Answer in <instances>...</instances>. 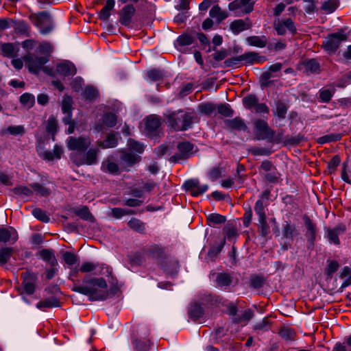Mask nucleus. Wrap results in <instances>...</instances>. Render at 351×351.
Segmentation results:
<instances>
[{
	"label": "nucleus",
	"mask_w": 351,
	"mask_h": 351,
	"mask_svg": "<svg viewBox=\"0 0 351 351\" xmlns=\"http://www.w3.org/2000/svg\"><path fill=\"white\" fill-rule=\"evenodd\" d=\"M84 285L74 286L73 291L88 296L90 301H103L108 298V285L103 278L85 276Z\"/></svg>",
	"instance_id": "1"
},
{
	"label": "nucleus",
	"mask_w": 351,
	"mask_h": 351,
	"mask_svg": "<svg viewBox=\"0 0 351 351\" xmlns=\"http://www.w3.org/2000/svg\"><path fill=\"white\" fill-rule=\"evenodd\" d=\"M164 117L169 127L176 131H184L191 128L193 117L191 113L179 110L178 111L167 110Z\"/></svg>",
	"instance_id": "2"
},
{
	"label": "nucleus",
	"mask_w": 351,
	"mask_h": 351,
	"mask_svg": "<svg viewBox=\"0 0 351 351\" xmlns=\"http://www.w3.org/2000/svg\"><path fill=\"white\" fill-rule=\"evenodd\" d=\"M149 328L145 324H140L134 327L132 343L136 351H147L151 346Z\"/></svg>",
	"instance_id": "3"
},
{
	"label": "nucleus",
	"mask_w": 351,
	"mask_h": 351,
	"mask_svg": "<svg viewBox=\"0 0 351 351\" xmlns=\"http://www.w3.org/2000/svg\"><path fill=\"white\" fill-rule=\"evenodd\" d=\"M347 40V35L343 29L328 35L323 42L324 49L330 53L335 52L342 41Z\"/></svg>",
	"instance_id": "4"
},
{
	"label": "nucleus",
	"mask_w": 351,
	"mask_h": 351,
	"mask_svg": "<svg viewBox=\"0 0 351 351\" xmlns=\"http://www.w3.org/2000/svg\"><path fill=\"white\" fill-rule=\"evenodd\" d=\"M24 61L31 73H38L41 69H43L44 71H47V68L43 67L44 65L49 61V59L46 56H37L34 53H29L27 56H25Z\"/></svg>",
	"instance_id": "5"
},
{
	"label": "nucleus",
	"mask_w": 351,
	"mask_h": 351,
	"mask_svg": "<svg viewBox=\"0 0 351 351\" xmlns=\"http://www.w3.org/2000/svg\"><path fill=\"white\" fill-rule=\"evenodd\" d=\"M177 149L178 153L170 158V160L174 162L189 158L196 152L194 145L189 141L180 142L177 145Z\"/></svg>",
	"instance_id": "6"
},
{
	"label": "nucleus",
	"mask_w": 351,
	"mask_h": 351,
	"mask_svg": "<svg viewBox=\"0 0 351 351\" xmlns=\"http://www.w3.org/2000/svg\"><path fill=\"white\" fill-rule=\"evenodd\" d=\"M256 130V138L258 140H267L271 141L274 138V132L267 123L263 119H256L254 121Z\"/></svg>",
	"instance_id": "7"
},
{
	"label": "nucleus",
	"mask_w": 351,
	"mask_h": 351,
	"mask_svg": "<svg viewBox=\"0 0 351 351\" xmlns=\"http://www.w3.org/2000/svg\"><path fill=\"white\" fill-rule=\"evenodd\" d=\"M99 151V148H90L84 154L82 158H78L77 155H72L71 159L77 166L95 165L97 162Z\"/></svg>",
	"instance_id": "8"
},
{
	"label": "nucleus",
	"mask_w": 351,
	"mask_h": 351,
	"mask_svg": "<svg viewBox=\"0 0 351 351\" xmlns=\"http://www.w3.org/2000/svg\"><path fill=\"white\" fill-rule=\"evenodd\" d=\"M35 25L39 29L40 34H47L53 28V23L50 15L45 12L40 13L36 18Z\"/></svg>",
	"instance_id": "9"
},
{
	"label": "nucleus",
	"mask_w": 351,
	"mask_h": 351,
	"mask_svg": "<svg viewBox=\"0 0 351 351\" xmlns=\"http://www.w3.org/2000/svg\"><path fill=\"white\" fill-rule=\"evenodd\" d=\"M303 220L306 228L304 236L307 240V247L313 248L316 238V224L307 215L303 217Z\"/></svg>",
	"instance_id": "10"
},
{
	"label": "nucleus",
	"mask_w": 351,
	"mask_h": 351,
	"mask_svg": "<svg viewBox=\"0 0 351 351\" xmlns=\"http://www.w3.org/2000/svg\"><path fill=\"white\" fill-rule=\"evenodd\" d=\"M274 29L277 34L280 36L285 34L287 31L292 34L296 33L297 31L293 21L290 18L278 19L274 23Z\"/></svg>",
	"instance_id": "11"
},
{
	"label": "nucleus",
	"mask_w": 351,
	"mask_h": 351,
	"mask_svg": "<svg viewBox=\"0 0 351 351\" xmlns=\"http://www.w3.org/2000/svg\"><path fill=\"white\" fill-rule=\"evenodd\" d=\"M67 147L71 150H77L78 152H84L90 145L91 141L89 138L80 136L75 138L69 136L66 141Z\"/></svg>",
	"instance_id": "12"
},
{
	"label": "nucleus",
	"mask_w": 351,
	"mask_h": 351,
	"mask_svg": "<svg viewBox=\"0 0 351 351\" xmlns=\"http://www.w3.org/2000/svg\"><path fill=\"white\" fill-rule=\"evenodd\" d=\"M195 42V38L193 36L188 34H182L177 38L176 47L182 53H189L191 50L187 47L194 44Z\"/></svg>",
	"instance_id": "13"
},
{
	"label": "nucleus",
	"mask_w": 351,
	"mask_h": 351,
	"mask_svg": "<svg viewBox=\"0 0 351 351\" xmlns=\"http://www.w3.org/2000/svg\"><path fill=\"white\" fill-rule=\"evenodd\" d=\"M19 238L17 231L12 227L0 228V242L13 244Z\"/></svg>",
	"instance_id": "14"
},
{
	"label": "nucleus",
	"mask_w": 351,
	"mask_h": 351,
	"mask_svg": "<svg viewBox=\"0 0 351 351\" xmlns=\"http://www.w3.org/2000/svg\"><path fill=\"white\" fill-rule=\"evenodd\" d=\"M135 13V8L133 5H125L119 12V21L124 26L130 25L132 19Z\"/></svg>",
	"instance_id": "15"
},
{
	"label": "nucleus",
	"mask_w": 351,
	"mask_h": 351,
	"mask_svg": "<svg viewBox=\"0 0 351 351\" xmlns=\"http://www.w3.org/2000/svg\"><path fill=\"white\" fill-rule=\"evenodd\" d=\"M56 71L59 75L64 77L74 75L77 71L75 65L69 61L58 64Z\"/></svg>",
	"instance_id": "16"
},
{
	"label": "nucleus",
	"mask_w": 351,
	"mask_h": 351,
	"mask_svg": "<svg viewBox=\"0 0 351 351\" xmlns=\"http://www.w3.org/2000/svg\"><path fill=\"white\" fill-rule=\"evenodd\" d=\"M37 256L49 263L51 267L58 265V260L55 256L54 251L51 249H43L38 252Z\"/></svg>",
	"instance_id": "17"
},
{
	"label": "nucleus",
	"mask_w": 351,
	"mask_h": 351,
	"mask_svg": "<svg viewBox=\"0 0 351 351\" xmlns=\"http://www.w3.org/2000/svg\"><path fill=\"white\" fill-rule=\"evenodd\" d=\"M345 230L346 228L343 225H339L332 229L327 230V237L329 241L335 245H339L340 242L339 236L342 234Z\"/></svg>",
	"instance_id": "18"
},
{
	"label": "nucleus",
	"mask_w": 351,
	"mask_h": 351,
	"mask_svg": "<svg viewBox=\"0 0 351 351\" xmlns=\"http://www.w3.org/2000/svg\"><path fill=\"white\" fill-rule=\"evenodd\" d=\"M250 23L248 19H237L232 21L230 28L234 34H239L240 32L250 29Z\"/></svg>",
	"instance_id": "19"
},
{
	"label": "nucleus",
	"mask_w": 351,
	"mask_h": 351,
	"mask_svg": "<svg viewBox=\"0 0 351 351\" xmlns=\"http://www.w3.org/2000/svg\"><path fill=\"white\" fill-rule=\"evenodd\" d=\"M160 125V119L156 115H150L145 121V129L150 135L156 132Z\"/></svg>",
	"instance_id": "20"
},
{
	"label": "nucleus",
	"mask_w": 351,
	"mask_h": 351,
	"mask_svg": "<svg viewBox=\"0 0 351 351\" xmlns=\"http://www.w3.org/2000/svg\"><path fill=\"white\" fill-rule=\"evenodd\" d=\"M226 126L231 130L237 131H245L247 125L243 119L240 117H235L232 119H226L224 121Z\"/></svg>",
	"instance_id": "21"
},
{
	"label": "nucleus",
	"mask_w": 351,
	"mask_h": 351,
	"mask_svg": "<svg viewBox=\"0 0 351 351\" xmlns=\"http://www.w3.org/2000/svg\"><path fill=\"white\" fill-rule=\"evenodd\" d=\"M209 16L215 19L217 23H220L228 16V14L226 11L222 10L218 5H216L210 10Z\"/></svg>",
	"instance_id": "22"
},
{
	"label": "nucleus",
	"mask_w": 351,
	"mask_h": 351,
	"mask_svg": "<svg viewBox=\"0 0 351 351\" xmlns=\"http://www.w3.org/2000/svg\"><path fill=\"white\" fill-rule=\"evenodd\" d=\"M245 42L249 46L263 48L267 43V38L265 36H251L245 38Z\"/></svg>",
	"instance_id": "23"
},
{
	"label": "nucleus",
	"mask_w": 351,
	"mask_h": 351,
	"mask_svg": "<svg viewBox=\"0 0 351 351\" xmlns=\"http://www.w3.org/2000/svg\"><path fill=\"white\" fill-rule=\"evenodd\" d=\"M101 168L105 173H108L112 175H117L119 173L118 165L110 158H107L102 162Z\"/></svg>",
	"instance_id": "24"
},
{
	"label": "nucleus",
	"mask_w": 351,
	"mask_h": 351,
	"mask_svg": "<svg viewBox=\"0 0 351 351\" xmlns=\"http://www.w3.org/2000/svg\"><path fill=\"white\" fill-rule=\"evenodd\" d=\"M282 235L286 239H293L299 235V231L295 225L286 221L282 227Z\"/></svg>",
	"instance_id": "25"
},
{
	"label": "nucleus",
	"mask_w": 351,
	"mask_h": 351,
	"mask_svg": "<svg viewBox=\"0 0 351 351\" xmlns=\"http://www.w3.org/2000/svg\"><path fill=\"white\" fill-rule=\"evenodd\" d=\"M114 0H107L105 6L99 12V19L108 21L110 16V11L114 8Z\"/></svg>",
	"instance_id": "26"
},
{
	"label": "nucleus",
	"mask_w": 351,
	"mask_h": 351,
	"mask_svg": "<svg viewBox=\"0 0 351 351\" xmlns=\"http://www.w3.org/2000/svg\"><path fill=\"white\" fill-rule=\"evenodd\" d=\"M232 282V278L229 274L219 273L217 274V286L220 288H226Z\"/></svg>",
	"instance_id": "27"
},
{
	"label": "nucleus",
	"mask_w": 351,
	"mask_h": 351,
	"mask_svg": "<svg viewBox=\"0 0 351 351\" xmlns=\"http://www.w3.org/2000/svg\"><path fill=\"white\" fill-rule=\"evenodd\" d=\"M1 51L4 56L14 58L17 55L19 47L13 43H4L1 46Z\"/></svg>",
	"instance_id": "28"
},
{
	"label": "nucleus",
	"mask_w": 351,
	"mask_h": 351,
	"mask_svg": "<svg viewBox=\"0 0 351 351\" xmlns=\"http://www.w3.org/2000/svg\"><path fill=\"white\" fill-rule=\"evenodd\" d=\"M60 306V302L56 297H49L43 301H40L36 304V308L43 309L45 308H53Z\"/></svg>",
	"instance_id": "29"
},
{
	"label": "nucleus",
	"mask_w": 351,
	"mask_h": 351,
	"mask_svg": "<svg viewBox=\"0 0 351 351\" xmlns=\"http://www.w3.org/2000/svg\"><path fill=\"white\" fill-rule=\"evenodd\" d=\"M121 160L125 168L131 167L138 162L139 158L130 153H124L121 156Z\"/></svg>",
	"instance_id": "30"
},
{
	"label": "nucleus",
	"mask_w": 351,
	"mask_h": 351,
	"mask_svg": "<svg viewBox=\"0 0 351 351\" xmlns=\"http://www.w3.org/2000/svg\"><path fill=\"white\" fill-rule=\"evenodd\" d=\"M97 145L103 149L114 147L117 145V138L114 134H110L104 141H97Z\"/></svg>",
	"instance_id": "31"
},
{
	"label": "nucleus",
	"mask_w": 351,
	"mask_h": 351,
	"mask_svg": "<svg viewBox=\"0 0 351 351\" xmlns=\"http://www.w3.org/2000/svg\"><path fill=\"white\" fill-rule=\"evenodd\" d=\"M339 277L343 279L341 288H345L351 285V268L346 266L342 268L339 273Z\"/></svg>",
	"instance_id": "32"
},
{
	"label": "nucleus",
	"mask_w": 351,
	"mask_h": 351,
	"mask_svg": "<svg viewBox=\"0 0 351 351\" xmlns=\"http://www.w3.org/2000/svg\"><path fill=\"white\" fill-rule=\"evenodd\" d=\"M304 66L307 73H318L319 72V64L315 59H310L304 62Z\"/></svg>",
	"instance_id": "33"
},
{
	"label": "nucleus",
	"mask_w": 351,
	"mask_h": 351,
	"mask_svg": "<svg viewBox=\"0 0 351 351\" xmlns=\"http://www.w3.org/2000/svg\"><path fill=\"white\" fill-rule=\"evenodd\" d=\"M327 265L324 269V273L326 276L329 278L332 277L334 273H335L339 268V263L335 260H327Z\"/></svg>",
	"instance_id": "34"
},
{
	"label": "nucleus",
	"mask_w": 351,
	"mask_h": 351,
	"mask_svg": "<svg viewBox=\"0 0 351 351\" xmlns=\"http://www.w3.org/2000/svg\"><path fill=\"white\" fill-rule=\"evenodd\" d=\"M254 317V313L250 308L244 311L240 315L233 318V322L237 324L246 323Z\"/></svg>",
	"instance_id": "35"
},
{
	"label": "nucleus",
	"mask_w": 351,
	"mask_h": 351,
	"mask_svg": "<svg viewBox=\"0 0 351 351\" xmlns=\"http://www.w3.org/2000/svg\"><path fill=\"white\" fill-rule=\"evenodd\" d=\"M21 104L27 108H31L35 104V97L29 93H25L20 97Z\"/></svg>",
	"instance_id": "36"
},
{
	"label": "nucleus",
	"mask_w": 351,
	"mask_h": 351,
	"mask_svg": "<svg viewBox=\"0 0 351 351\" xmlns=\"http://www.w3.org/2000/svg\"><path fill=\"white\" fill-rule=\"evenodd\" d=\"M11 23L13 25V27L19 33L23 34H28L29 32V25L25 22L24 21H11Z\"/></svg>",
	"instance_id": "37"
},
{
	"label": "nucleus",
	"mask_w": 351,
	"mask_h": 351,
	"mask_svg": "<svg viewBox=\"0 0 351 351\" xmlns=\"http://www.w3.org/2000/svg\"><path fill=\"white\" fill-rule=\"evenodd\" d=\"M338 5L339 3L337 0H327L322 3L321 9L325 13L330 14L335 12Z\"/></svg>",
	"instance_id": "38"
},
{
	"label": "nucleus",
	"mask_w": 351,
	"mask_h": 351,
	"mask_svg": "<svg viewBox=\"0 0 351 351\" xmlns=\"http://www.w3.org/2000/svg\"><path fill=\"white\" fill-rule=\"evenodd\" d=\"M242 102L246 109L251 110L254 108L258 102V99L255 95L249 94L243 98Z\"/></svg>",
	"instance_id": "39"
},
{
	"label": "nucleus",
	"mask_w": 351,
	"mask_h": 351,
	"mask_svg": "<svg viewBox=\"0 0 351 351\" xmlns=\"http://www.w3.org/2000/svg\"><path fill=\"white\" fill-rule=\"evenodd\" d=\"M189 316L193 319H197L203 315V310L202 306L198 304H193L191 305L189 311Z\"/></svg>",
	"instance_id": "40"
},
{
	"label": "nucleus",
	"mask_w": 351,
	"mask_h": 351,
	"mask_svg": "<svg viewBox=\"0 0 351 351\" xmlns=\"http://www.w3.org/2000/svg\"><path fill=\"white\" fill-rule=\"evenodd\" d=\"M279 335L285 341H293L295 332L289 327H282L279 331Z\"/></svg>",
	"instance_id": "41"
},
{
	"label": "nucleus",
	"mask_w": 351,
	"mask_h": 351,
	"mask_svg": "<svg viewBox=\"0 0 351 351\" xmlns=\"http://www.w3.org/2000/svg\"><path fill=\"white\" fill-rule=\"evenodd\" d=\"M128 226L132 230L138 232H143L145 231V224L140 221L138 219L132 218L130 219L128 223Z\"/></svg>",
	"instance_id": "42"
},
{
	"label": "nucleus",
	"mask_w": 351,
	"mask_h": 351,
	"mask_svg": "<svg viewBox=\"0 0 351 351\" xmlns=\"http://www.w3.org/2000/svg\"><path fill=\"white\" fill-rule=\"evenodd\" d=\"M102 123L104 126L112 128L117 123V117L113 113H106L102 118Z\"/></svg>",
	"instance_id": "43"
},
{
	"label": "nucleus",
	"mask_w": 351,
	"mask_h": 351,
	"mask_svg": "<svg viewBox=\"0 0 351 351\" xmlns=\"http://www.w3.org/2000/svg\"><path fill=\"white\" fill-rule=\"evenodd\" d=\"M62 259L64 261V263L69 266H73L79 260L77 255H75L73 252H67V251L63 252Z\"/></svg>",
	"instance_id": "44"
},
{
	"label": "nucleus",
	"mask_w": 351,
	"mask_h": 351,
	"mask_svg": "<svg viewBox=\"0 0 351 351\" xmlns=\"http://www.w3.org/2000/svg\"><path fill=\"white\" fill-rule=\"evenodd\" d=\"M253 329L258 331V333L268 331L270 329V322L267 318H264L261 322L255 324L253 326Z\"/></svg>",
	"instance_id": "45"
},
{
	"label": "nucleus",
	"mask_w": 351,
	"mask_h": 351,
	"mask_svg": "<svg viewBox=\"0 0 351 351\" xmlns=\"http://www.w3.org/2000/svg\"><path fill=\"white\" fill-rule=\"evenodd\" d=\"M32 214L35 218L41 221L42 222L47 223L50 220L49 217L46 214L45 211L39 208L33 209Z\"/></svg>",
	"instance_id": "46"
},
{
	"label": "nucleus",
	"mask_w": 351,
	"mask_h": 351,
	"mask_svg": "<svg viewBox=\"0 0 351 351\" xmlns=\"http://www.w3.org/2000/svg\"><path fill=\"white\" fill-rule=\"evenodd\" d=\"M128 146L131 151L142 154L144 152V145L143 143L130 138L128 141Z\"/></svg>",
	"instance_id": "47"
},
{
	"label": "nucleus",
	"mask_w": 351,
	"mask_h": 351,
	"mask_svg": "<svg viewBox=\"0 0 351 351\" xmlns=\"http://www.w3.org/2000/svg\"><path fill=\"white\" fill-rule=\"evenodd\" d=\"M217 109L219 114L226 117H232L234 114V110L228 104H221L217 106Z\"/></svg>",
	"instance_id": "48"
},
{
	"label": "nucleus",
	"mask_w": 351,
	"mask_h": 351,
	"mask_svg": "<svg viewBox=\"0 0 351 351\" xmlns=\"http://www.w3.org/2000/svg\"><path fill=\"white\" fill-rule=\"evenodd\" d=\"M250 286L254 289H260L261 288L264 283L265 279L262 276L259 275H252L250 278Z\"/></svg>",
	"instance_id": "49"
},
{
	"label": "nucleus",
	"mask_w": 351,
	"mask_h": 351,
	"mask_svg": "<svg viewBox=\"0 0 351 351\" xmlns=\"http://www.w3.org/2000/svg\"><path fill=\"white\" fill-rule=\"evenodd\" d=\"M239 58L241 62H245L247 64H253L257 60L258 53L253 51L245 53L239 56Z\"/></svg>",
	"instance_id": "50"
},
{
	"label": "nucleus",
	"mask_w": 351,
	"mask_h": 351,
	"mask_svg": "<svg viewBox=\"0 0 351 351\" xmlns=\"http://www.w3.org/2000/svg\"><path fill=\"white\" fill-rule=\"evenodd\" d=\"M99 263L84 262L80 268V271L83 273H88L98 269Z\"/></svg>",
	"instance_id": "51"
},
{
	"label": "nucleus",
	"mask_w": 351,
	"mask_h": 351,
	"mask_svg": "<svg viewBox=\"0 0 351 351\" xmlns=\"http://www.w3.org/2000/svg\"><path fill=\"white\" fill-rule=\"evenodd\" d=\"M36 151L43 159L47 160L49 161L53 160L54 159V156L53 154V152L48 151L45 149L41 145L36 147Z\"/></svg>",
	"instance_id": "52"
},
{
	"label": "nucleus",
	"mask_w": 351,
	"mask_h": 351,
	"mask_svg": "<svg viewBox=\"0 0 351 351\" xmlns=\"http://www.w3.org/2000/svg\"><path fill=\"white\" fill-rule=\"evenodd\" d=\"M76 215L80 217L82 219L87 221H93L94 217L90 213L88 208L86 206H84L77 209L75 212Z\"/></svg>",
	"instance_id": "53"
},
{
	"label": "nucleus",
	"mask_w": 351,
	"mask_h": 351,
	"mask_svg": "<svg viewBox=\"0 0 351 351\" xmlns=\"http://www.w3.org/2000/svg\"><path fill=\"white\" fill-rule=\"evenodd\" d=\"M31 187L38 195L41 196H48L51 193V191L39 183L32 184Z\"/></svg>",
	"instance_id": "54"
},
{
	"label": "nucleus",
	"mask_w": 351,
	"mask_h": 351,
	"mask_svg": "<svg viewBox=\"0 0 351 351\" xmlns=\"http://www.w3.org/2000/svg\"><path fill=\"white\" fill-rule=\"evenodd\" d=\"M12 253L10 247H3L0 250V264H5L10 260Z\"/></svg>",
	"instance_id": "55"
},
{
	"label": "nucleus",
	"mask_w": 351,
	"mask_h": 351,
	"mask_svg": "<svg viewBox=\"0 0 351 351\" xmlns=\"http://www.w3.org/2000/svg\"><path fill=\"white\" fill-rule=\"evenodd\" d=\"M97 90L91 86H87L83 90V95L90 101L95 99L97 97Z\"/></svg>",
	"instance_id": "56"
},
{
	"label": "nucleus",
	"mask_w": 351,
	"mask_h": 351,
	"mask_svg": "<svg viewBox=\"0 0 351 351\" xmlns=\"http://www.w3.org/2000/svg\"><path fill=\"white\" fill-rule=\"evenodd\" d=\"M335 90L321 89L319 91V99L324 103H328L332 97Z\"/></svg>",
	"instance_id": "57"
},
{
	"label": "nucleus",
	"mask_w": 351,
	"mask_h": 351,
	"mask_svg": "<svg viewBox=\"0 0 351 351\" xmlns=\"http://www.w3.org/2000/svg\"><path fill=\"white\" fill-rule=\"evenodd\" d=\"M72 97L69 95H64L62 101V112H72Z\"/></svg>",
	"instance_id": "58"
},
{
	"label": "nucleus",
	"mask_w": 351,
	"mask_h": 351,
	"mask_svg": "<svg viewBox=\"0 0 351 351\" xmlns=\"http://www.w3.org/2000/svg\"><path fill=\"white\" fill-rule=\"evenodd\" d=\"M265 206L261 199H258L256 201L254 206V211L258 217V219L266 218L265 211Z\"/></svg>",
	"instance_id": "59"
},
{
	"label": "nucleus",
	"mask_w": 351,
	"mask_h": 351,
	"mask_svg": "<svg viewBox=\"0 0 351 351\" xmlns=\"http://www.w3.org/2000/svg\"><path fill=\"white\" fill-rule=\"evenodd\" d=\"M14 194L18 195H23L25 197H29L33 194V191L25 186H19L13 189Z\"/></svg>",
	"instance_id": "60"
},
{
	"label": "nucleus",
	"mask_w": 351,
	"mask_h": 351,
	"mask_svg": "<svg viewBox=\"0 0 351 351\" xmlns=\"http://www.w3.org/2000/svg\"><path fill=\"white\" fill-rule=\"evenodd\" d=\"M208 220L213 224H221L225 223L226 217L217 213H213L208 215Z\"/></svg>",
	"instance_id": "61"
},
{
	"label": "nucleus",
	"mask_w": 351,
	"mask_h": 351,
	"mask_svg": "<svg viewBox=\"0 0 351 351\" xmlns=\"http://www.w3.org/2000/svg\"><path fill=\"white\" fill-rule=\"evenodd\" d=\"M132 212L121 208H114L111 210L112 216L116 219H120L124 215H130Z\"/></svg>",
	"instance_id": "62"
},
{
	"label": "nucleus",
	"mask_w": 351,
	"mask_h": 351,
	"mask_svg": "<svg viewBox=\"0 0 351 351\" xmlns=\"http://www.w3.org/2000/svg\"><path fill=\"white\" fill-rule=\"evenodd\" d=\"M22 285L25 292L27 294L32 295L34 293L36 286L34 282L28 280L26 278H25Z\"/></svg>",
	"instance_id": "63"
},
{
	"label": "nucleus",
	"mask_w": 351,
	"mask_h": 351,
	"mask_svg": "<svg viewBox=\"0 0 351 351\" xmlns=\"http://www.w3.org/2000/svg\"><path fill=\"white\" fill-rule=\"evenodd\" d=\"M287 111V108L286 106L282 102H278L276 104L274 114L280 119H284L286 116Z\"/></svg>",
	"instance_id": "64"
}]
</instances>
